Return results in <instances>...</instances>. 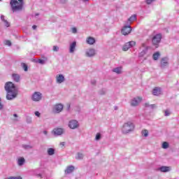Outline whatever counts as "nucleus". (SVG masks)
I'll use <instances>...</instances> for the list:
<instances>
[{"label": "nucleus", "mask_w": 179, "mask_h": 179, "mask_svg": "<svg viewBox=\"0 0 179 179\" xmlns=\"http://www.w3.org/2000/svg\"><path fill=\"white\" fill-rule=\"evenodd\" d=\"M4 89L6 92V99L7 100H15L19 94V90L12 82H7L5 84Z\"/></svg>", "instance_id": "nucleus-1"}, {"label": "nucleus", "mask_w": 179, "mask_h": 179, "mask_svg": "<svg viewBox=\"0 0 179 179\" xmlns=\"http://www.w3.org/2000/svg\"><path fill=\"white\" fill-rule=\"evenodd\" d=\"M10 6L12 12H22L24 6V0H10Z\"/></svg>", "instance_id": "nucleus-2"}, {"label": "nucleus", "mask_w": 179, "mask_h": 179, "mask_svg": "<svg viewBox=\"0 0 179 179\" xmlns=\"http://www.w3.org/2000/svg\"><path fill=\"white\" fill-rule=\"evenodd\" d=\"M135 129V124L134 122L131 121H128L124 122L122 127V133L124 135H128V134H131V132H134Z\"/></svg>", "instance_id": "nucleus-3"}, {"label": "nucleus", "mask_w": 179, "mask_h": 179, "mask_svg": "<svg viewBox=\"0 0 179 179\" xmlns=\"http://www.w3.org/2000/svg\"><path fill=\"white\" fill-rule=\"evenodd\" d=\"M162 36L161 34H157L152 37L153 45H159L160 41H162Z\"/></svg>", "instance_id": "nucleus-4"}, {"label": "nucleus", "mask_w": 179, "mask_h": 179, "mask_svg": "<svg viewBox=\"0 0 179 179\" xmlns=\"http://www.w3.org/2000/svg\"><path fill=\"white\" fill-rule=\"evenodd\" d=\"M43 99V94L40 92H35L31 96L33 101H40Z\"/></svg>", "instance_id": "nucleus-5"}, {"label": "nucleus", "mask_w": 179, "mask_h": 179, "mask_svg": "<svg viewBox=\"0 0 179 179\" xmlns=\"http://www.w3.org/2000/svg\"><path fill=\"white\" fill-rule=\"evenodd\" d=\"M63 110L64 105H62V103H57L53 106L52 111L55 114H59V113H61V111H62Z\"/></svg>", "instance_id": "nucleus-6"}, {"label": "nucleus", "mask_w": 179, "mask_h": 179, "mask_svg": "<svg viewBox=\"0 0 179 179\" xmlns=\"http://www.w3.org/2000/svg\"><path fill=\"white\" fill-rule=\"evenodd\" d=\"M69 127L70 129H76L79 128V122L76 120H71L69 122Z\"/></svg>", "instance_id": "nucleus-7"}, {"label": "nucleus", "mask_w": 179, "mask_h": 179, "mask_svg": "<svg viewBox=\"0 0 179 179\" xmlns=\"http://www.w3.org/2000/svg\"><path fill=\"white\" fill-rule=\"evenodd\" d=\"M142 101V97L137 96L131 99L130 102V105L131 107H137V106H139V103Z\"/></svg>", "instance_id": "nucleus-8"}, {"label": "nucleus", "mask_w": 179, "mask_h": 179, "mask_svg": "<svg viewBox=\"0 0 179 179\" xmlns=\"http://www.w3.org/2000/svg\"><path fill=\"white\" fill-rule=\"evenodd\" d=\"M121 31L123 36H128V34H129L131 31H132V27H131V25L129 24L124 25V27H123V28L122 29Z\"/></svg>", "instance_id": "nucleus-9"}, {"label": "nucleus", "mask_w": 179, "mask_h": 179, "mask_svg": "<svg viewBox=\"0 0 179 179\" xmlns=\"http://www.w3.org/2000/svg\"><path fill=\"white\" fill-rule=\"evenodd\" d=\"M135 45H136V42L134 41H129L124 45L122 50L123 51H128L129 48H132V47H135Z\"/></svg>", "instance_id": "nucleus-10"}, {"label": "nucleus", "mask_w": 179, "mask_h": 179, "mask_svg": "<svg viewBox=\"0 0 179 179\" xmlns=\"http://www.w3.org/2000/svg\"><path fill=\"white\" fill-rule=\"evenodd\" d=\"M52 134H53L55 136H61V135L64 134V129L62 128L54 129L52 131Z\"/></svg>", "instance_id": "nucleus-11"}, {"label": "nucleus", "mask_w": 179, "mask_h": 179, "mask_svg": "<svg viewBox=\"0 0 179 179\" xmlns=\"http://www.w3.org/2000/svg\"><path fill=\"white\" fill-rule=\"evenodd\" d=\"M56 82L57 83L61 84L65 82V77L62 74H59L56 76Z\"/></svg>", "instance_id": "nucleus-12"}, {"label": "nucleus", "mask_w": 179, "mask_h": 179, "mask_svg": "<svg viewBox=\"0 0 179 179\" xmlns=\"http://www.w3.org/2000/svg\"><path fill=\"white\" fill-rule=\"evenodd\" d=\"M75 50H76V41H73V43H70V45H69L70 54H73V52H75Z\"/></svg>", "instance_id": "nucleus-13"}, {"label": "nucleus", "mask_w": 179, "mask_h": 179, "mask_svg": "<svg viewBox=\"0 0 179 179\" xmlns=\"http://www.w3.org/2000/svg\"><path fill=\"white\" fill-rule=\"evenodd\" d=\"M169 65V58L163 57L161 59V68H166Z\"/></svg>", "instance_id": "nucleus-14"}, {"label": "nucleus", "mask_w": 179, "mask_h": 179, "mask_svg": "<svg viewBox=\"0 0 179 179\" xmlns=\"http://www.w3.org/2000/svg\"><path fill=\"white\" fill-rule=\"evenodd\" d=\"M162 94V89L159 87H155L152 90V94L154 96H160Z\"/></svg>", "instance_id": "nucleus-15"}, {"label": "nucleus", "mask_w": 179, "mask_h": 179, "mask_svg": "<svg viewBox=\"0 0 179 179\" xmlns=\"http://www.w3.org/2000/svg\"><path fill=\"white\" fill-rule=\"evenodd\" d=\"M74 171H75V166H67V168L65 170V174H71V173H73Z\"/></svg>", "instance_id": "nucleus-16"}, {"label": "nucleus", "mask_w": 179, "mask_h": 179, "mask_svg": "<svg viewBox=\"0 0 179 179\" xmlns=\"http://www.w3.org/2000/svg\"><path fill=\"white\" fill-rule=\"evenodd\" d=\"M12 79L14 80V82H16L17 83L20 82V75L17 73H13Z\"/></svg>", "instance_id": "nucleus-17"}, {"label": "nucleus", "mask_w": 179, "mask_h": 179, "mask_svg": "<svg viewBox=\"0 0 179 179\" xmlns=\"http://www.w3.org/2000/svg\"><path fill=\"white\" fill-rule=\"evenodd\" d=\"M17 163L18 166H22L24 163H26V159H24V157H20L17 159Z\"/></svg>", "instance_id": "nucleus-18"}, {"label": "nucleus", "mask_w": 179, "mask_h": 179, "mask_svg": "<svg viewBox=\"0 0 179 179\" xmlns=\"http://www.w3.org/2000/svg\"><path fill=\"white\" fill-rule=\"evenodd\" d=\"M159 171H161V173H167L170 171V167L169 166H161L158 169Z\"/></svg>", "instance_id": "nucleus-19"}, {"label": "nucleus", "mask_w": 179, "mask_h": 179, "mask_svg": "<svg viewBox=\"0 0 179 179\" xmlns=\"http://www.w3.org/2000/svg\"><path fill=\"white\" fill-rule=\"evenodd\" d=\"M134 20H136V15H131L127 22V24H129L130 26L131 23L134 22Z\"/></svg>", "instance_id": "nucleus-20"}, {"label": "nucleus", "mask_w": 179, "mask_h": 179, "mask_svg": "<svg viewBox=\"0 0 179 179\" xmlns=\"http://www.w3.org/2000/svg\"><path fill=\"white\" fill-rule=\"evenodd\" d=\"M112 71L115 72V73H117V75H120V73H122V66L116 67V68H114Z\"/></svg>", "instance_id": "nucleus-21"}, {"label": "nucleus", "mask_w": 179, "mask_h": 179, "mask_svg": "<svg viewBox=\"0 0 179 179\" xmlns=\"http://www.w3.org/2000/svg\"><path fill=\"white\" fill-rule=\"evenodd\" d=\"M149 50V48H145V49H143L139 54H138V57H145V55H146V54H148V50Z\"/></svg>", "instance_id": "nucleus-22"}, {"label": "nucleus", "mask_w": 179, "mask_h": 179, "mask_svg": "<svg viewBox=\"0 0 179 179\" xmlns=\"http://www.w3.org/2000/svg\"><path fill=\"white\" fill-rule=\"evenodd\" d=\"M159 58H160V52H155L152 55V59H154V61H157Z\"/></svg>", "instance_id": "nucleus-23"}, {"label": "nucleus", "mask_w": 179, "mask_h": 179, "mask_svg": "<svg viewBox=\"0 0 179 179\" xmlns=\"http://www.w3.org/2000/svg\"><path fill=\"white\" fill-rule=\"evenodd\" d=\"M48 155L49 156H54V155H55V150L54 148H48Z\"/></svg>", "instance_id": "nucleus-24"}, {"label": "nucleus", "mask_w": 179, "mask_h": 179, "mask_svg": "<svg viewBox=\"0 0 179 179\" xmlns=\"http://www.w3.org/2000/svg\"><path fill=\"white\" fill-rule=\"evenodd\" d=\"M22 148L24 149V150H30L33 148V145L23 144Z\"/></svg>", "instance_id": "nucleus-25"}, {"label": "nucleus", "mask_w": 179, "mask_h": 179, "mask_svg": "<svg viewBox=\"0 0 179 179\" xmlns=\"http://www.w3.org/2000/svg\"><path fill=\"white\" fill-rule=\"evenodd\" d=\"M141 135L145 138H148L149 136V131L147 129L142 130Z\"/></svg>", "instance_id": "nucleus-26"}, {"label": "nucleus", "mask_w": 179, "mask_h": 179, "mask_svg": "<svg viewBox=\"0 0 179 179\" xmlns=\"http://www.w3.org/2000/svg\"><path fill=\"white\" fill-rule=\"evenodd\" d=\"M76 159L77 160H82V159H83V154L80 153V152H78L77 154V156L76 157Z\"/></svg>", "instance_id": "nucleus-27"}, {"label": "nucleus", "mask_w": 179, "mask_h": 179, "mask_svg": "<svg viewBox=\"0 0 179 179\" xmlns=\"http://www.w3.org/2000/svg\"><path fill=\"white\" fill-rule=\"evenodd\" d=\"M21 66L22 67L24 71H25V72H27L28 71L27 64H26L25 63H21Z\"/></svg>", "instance_id": "nucleus-28"}, {"label": "nucleus", "mask_w": 179, "mask_h": 179, "mask_svg": "<svg viewBox=\"0 0 179 179\" xmlns=\"http://www.w3.org/2000/svg\"><path fill=\"white\" fill-rule=\"evenodd\" d=\"M96 53L97 52L94 49H90V57H94V55H96Z\"/></svg>", "instance_id": "nucleus-29"}, {"label": "nucleus", "mask_w": 179, "mask_h": 179, "mask_svg": "<svg viewBox=\"0 0 179 179\" xmlns=\"http://www.w3.org/2000/svg\"><path fill=\"white\" fill-rule=\"evenodd\" d=\"M169 143L166 141H164L163 143H162V149H169Z\"/></svg>", "instance_id": "nucleus-30"}, {"label": "nucleus", "mask_w": 179, "mask_h": 179, "mask_svg": "<svg viewBox=\"0 0 179 179\" xmlns=\"http://www.w3.org/2000/svg\"><path fill=\"white\" fill-rule=\"evenodd\" d=\"M106 92L107 91L106 90V89H101L99 91V94H100L101 96H103V94H106Z\"/></svg>", "instance_id": "nucleus-31"}, {"label": "nucleus", "mask_w": 179, "mask_h": 179, "mask_svg": "<svg viewBox=\"0 0 179 179\" xmlns=\"http://www.w3.org/2000/svg\"><path fill=\"white\" fill-rule=\"evenodd\" d=\"M52 51H54V52H58L59 51V47L57 45H54L52 47Z\"/></svg>", "instance_id": "nucleus-32"}, {"label": "nucleus", "mask_w": 179, "mask_h": 179, "mask_svg": "<svg viewBox=\"0 0 179 179\" xmlns=\"http://www.w3.org/2000/svg\"><path fill=\"white\" fill-rule=\"evenodd\" d=\"M101 139V134L97 133L95 136V141H100Z\"/></svg>", "instance_id": "nucleus-33"}, {"label": "nucleus", "mask_w": 179, "mask_h": 179, "mask_svg": "<svg viewBox=\"0 0 179 179\" xmlns=\"http://www.w3.org/2000/svg\"><path fill=\"white\" fill-rule=\"evenodd\" d=\"M4 26H6V27H9L10 26V22H8L7 20H6L4 22Z\"/></svg>", "instance_id": "nucleus-34"}, {"label": "nucleus", "mask_w": 179, "mask_h": 179, "mask_svg": "<svg viewBox=\"0 0 179 179\" xmlns=\"http://www.w3.org/2000/svg\"><path fill=\"white\" fill-rule=\"evenodd\" d=\"M145 107H150L151 108H155V107H156V105L155 104H151V105H149V103H146L145 104Z\"/></svg>", "instance_id": "nucleus-35"}, {"label": "nucleus", "mask_w": 179, "mask_h": 179, "mask_svg": "<svg viewBox=\"0 0 179 179\" xmlns=\"http://www.w3.org/2000/svg\"><path fill=\"white\" fill-rule=\"evenodd\" d=\"M71 31L73 34H76L78 33V29H76V27H73L71 28Z\"/></svg>", "instance_id": "nucleus-36"}, {"label": "nucleus", "mask_w": 179, "mask_h": 179, "mask_svg": "<svg viewBox=\"0 0 179 179\" xmlns=\"http://www.w3.org/2000/svg\"><path fill=\"white\" fill-rule=\"evenodd\" d=\"M94 43H96V39H94L93 37H90V45H92L94 44Z\"/></svg>", "instance_id": "nucleus-37"}, {"label": "nucleus", "mask_w": 179, "mask_h": 179, "mask_svg": "<svg viewBox=\"0 0 179 179\" xmlns=\"http://www.w3.org/2000/svg\"><path fill=\"white\" fill-rule=\"evenodd\" d=\"M5 45L10 47V45H12V42H10V41H5Z\"/></svg>", "instance_id": "nucleus-38"}, {"label": "nucleus", "mask_w": 179, "mask_h": 179, "mask_svg": "<svg viewBox=\"0 0 179 179\" xmlns=\"http://www.w3.org/2000/svg\"><path fill=\"white\" fill-rule=\"evenodd\" d=\"M38 64H41V65H44V64H45V61L41 59H38Z\"/></svg>", "instance_id": "nucleus-39"}, {"label": "nucleus", "mask_w": 179, "mask_h": 179, "mask_svg": "<svg viewBox=\"0 0 179 179\" xmlns=\"http://www.w3.org/2000/svg\"><path fill=\"white\" fill-rule=\"evenodd\" d=\"M27 124H31L32 120L31 117H27Z\"/></svg>", "instance_id": "nucleus-40"}, {"label": "nucleus", "mask_w": 179, "mask_h": 179, "mask_svg": "<svg viewBox=\"0 0 179 179\" xmlns=\"http://www.w3.org/2000/svg\"><path fill=\"white\" fill-rule=\"evenodd\" d=\"M156 0H146L147 5H150V3H153Z\"/></svg>", "instance_id": "nucleus-41"}, {"label": "nucleus", "mask_w": 179, "mask_h": 179, "mask_svg": "<svg viewBox=\"0 0 179 179\" xmlns=\"http://www.w3.org/2000/svg\"><path fill=\"white\" fill-rule=\"evenodd\" d=\"M85 56L86 57H90V50L89 49V50H87L86 51H85Z\"/></svg>", "instance_id": "nucleus-42"}, {"label": "nucleus", "mask_w": 179, "mask_h": 179, "mask_svg": "<svg viewBox=\"0 0 179 179\" xmlns=\"http://www.w3.org/2000/svg\"><path fill=\"white\" fill-rule=\"evenodd\" d=\"M34 114L36 117H38V118H40V117L41 116V113H40V112L38 111H36Z\"/></svg>", "instance_id": "nucleus-43"}, {"label": "nucleus", "mask_w": 179, "mask_h": 179, "mask_svg": "<svg viewBox=\"0 0 179 179\" xmlns=\"http://www.w3.org/2000/svg\"><path fill=\"white\" fill-rule=\"evenodd\" d=\"M1 20H2V22H5L6 20L5 19V15H1Z\"/></svg>", "instance_id": "nucleus-44"}, {"label": "nucleus", "mask_w": 179, "mask_h": 179, "mask_svg": "<svg viewBox=\"0 0 179 179\" xmlns=\"http://www.w3.org/2000/svg\"><path fill=\"white\" fill-rule=\"evenodd\" d=\"M170 115V112L169 110H165V117H169Z\"/></svg>", "instance_id": "nucleus-45"}, {"label": "nucleus", "mask_w": 179, "mask_h": 179, "mask_svg": "<svg viewBox=\"0 0 179 179\" xmlns=\"http://www.w3.org/2000/svg\"><path fill=\"white\" fill-rule=\"evenodd\" d=\"M60 3L65 4L66 3V0H59Z\"/></svg>", "instance_id": "nucleus-46"}, {"label": "nucleus", "mask_w": 179, "mask_h": 179, "mask_svg": "<svg viewBox=\"0 0 179 179\" xmlns=\"http://www.w3.org/2000/svg\"><path fill=\"white\" fill-rule=\"evenodd\" d=\"M87 44H90V36H89L86 41Z\"/></svg>", "instance_id": "nucleus-47"}, {"label": "nucleus", "mask_w": 179, "mask_h": 179, "mask_svg": "<svg viewBox=\"0 0 179 179\" xmlns=\"http://www.w3.org/2000/svg\"><path fill=\"white\" fill-rule=\"evenodd\" d=\"M142 47L144 48V49H145L146 48H149V47L148 46H146V44H145V43H142Z\"/></svg>", "instance_id": "nucleus-48"}, {"label": "nucleus", "mask_w": 179, "mask_h": 179, "mask_svg": "<svg viewBox=\"0 0 179 179\" xmlns=\"http://www.w3.org/2000/svg\"><path fill=\"white\" fill-rule=\"evenodd\" d=\"M0 110H3V105L2 103H0Z\"/></svg>", "instance_id": "nucleus-49"}, {"label": "nucleus", "mask_w": 179, "mask_h": 179, "mask_svg": "<svg viewBox=\"0 0 179 179\" xmlns=\"http://www.w3.org/2000/svg\"><path fill=\"white\" fill-rule=\"evenodd\" d=\"M36 177H38V178H43V177H42V175L41 174H36Z\"/></svg>", "instance_id": "nucleus-50"}, {"label": "nucleus", "mask_w": 179, "mask_h": 179, "mask_svg": "<svg viewBox=\"0 0 179 179\" xmlns=\"http://www.w3.org/2000/svg\"><path fill=\"white\" fill-rule=\"evenodd\" d=\"M91 83H92V85H96V80H92Z\"/></svg>", "instance_id": "nucleus-51"}, {"label": "nucleus", "mask_w": 179, "mask_h": 179, "mask_svg": "<svg viewBox=\"0 0 179 179\" xmlns=\"http://www.w3.org/2000/svg\"><path fill=\"white\" fill-rule=\"evenodd\" d=\"M32 29H33L34 30H36V29H37V27H36V25H33V26H32Z\"/></svg>", "instance_id": "nucleus-52"}, {"label": "nucleus", "mask_w": 179, "mask_h": 179, "mask_svg": "<svg viewBox=\"0 0 179 179\" xmlns=\"http://www.w3.org/2000/svg\"><path fill=\"white\" fill-rule=\"evenodd\" d=\"M60 145H61L62 146H65V142H62V143H60Z\"/></svg>", "instance_id": "nucleus-53"}, {"label": "nucleus", "mask_w": 179, "mask_h": 179, "mask_svg": "<svg viewBox=\"0 0 179 179\" xmlns=\"http://www.w3.org/2000/svg\"><path fill=\"white\" fill-rule=\"evenodd\" d=\"M43 134H44V135H48V132L45 130V131H43Z\"/></svg>", "instance_id": "nucleus-54"}, {"label": "nucleus", "mask_w": 179, "mask_h": 179, "mask_svg": "<svg viewBox=\"0 0 179 179\" xmlns=\"http://www.w3.org/2000/svg\"><path fill=\"white\" fill-rule=\"evenodd\" d=\"M13 117H15V118H17V114H14Z\"/></svg>", "instance_id": "nucleus-55"}, {"label": "nucleus", "mask_w": 179, "mask_h": 179, "mask_svg": "<svg viewBox=\"0 0 179 179\" xmlns=\"http://www.w3.org/2000/svg\"><path fill=\"white\" fill-rule=\"evenodd\" d=\"M69 108H71V104L68 105V110H69Z\"/></svg>", "instance_id": "nucleus-56"}, {"label": "nucleus", "mask_w": 179, "mask_h": 179, "mask_svg": "<svg viewBox=\"0 0 179 179\" xmlns=\"http://www.w3.org/2000/svg\"><path fill=\"white\" fill-rule=\"evenodd\" d=\"M38 15H39L38 13H36L35 14V16H38Z\"/></svg>", "instance_id": "nucleus-57"}, {"label": "nucleus", "mask_w": 179, "mask_h": 179, "mask_svg": "<svg viewBox=\"0 0 179 179\" xmlns=\"http://www.w3.org/2000/svg\"><path fill=\"white\" fill-rule=\"evenodd\" d=\"M84 2H86V1H89V0H83Z\"/></svg>", "instance_id": "nucleus-58"}, {"label": "nucleus", "mask_w": 179, "mask_h": 179, "mask_svg": "<svg viewBox=\"0 0 179 179\" xmlns=\"http://www.w3.org/2000/svg\"><path fill=\"white\" fill-rule=\"evenodd\" d=\"M15 121H17V119H15Z\"/></svg>", "instance_id": "nucleus-59"}, {"label": "nucleus", "mask_w": 179, "mask_h": 179, "mask_svg": "<svg viewBox=\"0 0 179 179\" xmlns=\"http://www.w3.org/2000/svg\"><path fill=\"white\" fill-rule=\"evenodd\" d=\"M0 103H1V99H0Z\"/></svg>", "instance_id": "nucleus-60"}]
</instances>
